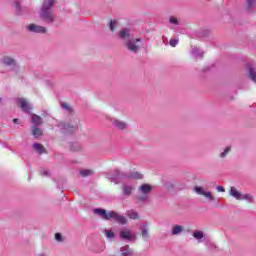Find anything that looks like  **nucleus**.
I'll use <instances>...</instances> for the list:
<instances>
[{
  "label": "nucleus",
  "mask_w": 256,
  "mask_h": 256,
  "mask_svg": "<svg viewBox=\"0 0 256 256\" xmlns=\"http://www.w3.org/2000/svg\"><path fill=\"white\" fill-rule=\"evenodd\" d=\"M95 215H99L102 219L109 221L114 219L117 223H121V225H127V218L123 215H119V213L115 211H105V209L97 208L94 210Z\"/></svg>",
  "instance_id": "nucleus-1"
},
{
  "label": "nucleus",
  "mask_w": 256,
  "mask_h": 256,
  "mask_svg": "<svg viewBox=\"0 0 256 256\" xmlns=\"http://www.w3.org/2000/svg\"><path fill=\"white\" fill-rule=\"evenodd\" d=\"M55 4V0H44L41 11L40 17L47 23H51L53 21V13L51 12V8Z\"/></svg>",
  "instance_id": "nucleus-2"
},
{
  "label": "nucleus",
  "mask_w": 256,
  "mask_h": 256,
  "mask_svg": "<svg viewBox=\"0 0 256 256\" xmlns=\"http://www.w3.org/2000/svg\"><path fill=\"white\" fill-rule=\"evenodd\" d=\"M153 191V185L144 183L138 187V200L139 201H149V195Z\"/></svg>",
  "instance_id": "nucleus-3"
},
{
  "label": "nucleus",
  "mask_w": 256,
  "mask_h": 256,
  "mask_svg": "<svg viewBox=\"0 0 256 256\" xmlns=\"http://www.w3.org/2000/svg\"><path fill=\"white\" fill-rule=\"evenodd\" d=\"M229 195L236 199V201H253V196L250 194H243L235 187H230Z\"/></svg>",
  "instance_id": "nucleus-4"
},
{
  "label": "nucleus",
  "mask_w": 256,
  "mask_h": 256,
  "mask_svg": "<svg viewBox=\"0 0 256 256\" xmlns=\"http://www.w3.org/2000/svg\"><path fill=\"white\" fill-rule=\"evenodd\" d=\"M65 133H75L79 131V118L77 116H71L69 122L64 126Z\"/></svg>",
  "instance_id": "nucleus-5"
},
{
  "label": "nucleus",
  "mask_w": 256,
  "mask_h": 256,
  "mask_svg": "<svg viewBox=\"0 0 256 256\" xmlns=\"http://www.w3.org/2000/svg\"><path fill=\"white\" fill-rule=\"evenodd\" d=\"M128 51H131L132 53H137V51H139V49H141V45H142V40L141 38H134L132 37L130 40H128L125 43Z\"/></svg>",
  "instance_id": "nucleus-6"
},
{
  "label": "nucleus",
  "mask_w": 256,
  "mask_h": 256,
  "mask_svg": "<svg viewBox=\"0 0 256 256\" xmlns=\"http://www.w3.org/2000/svg\"><path fill=\"white\" fill-rule=\"evenodd\" d=\"M16 105L17 107H20L24 113H31L33 110V105L26 98H17Z\"/></svg>",
  "instance_id": "nucleus-7"
},
{
  "label": "nucleus",
  "mask_w": 256,
  "mask_h": 256,
  "mask_svg": "<svg viewBox=\"0 0 256 256\" xmlns=\"http://www.w3.org/2000/svg\"><path fill=\"white\" fill-rule=\"evenodd\" d=\"M120 239H123V241H135L137 239V233L129 228H123L120 230Z\"/></svg>",
  "instance_id": "nucleus-8"
},
{
  "label": "nucleus",
  "mask_w": 256,
  "mask_h": 256,
  "mask_svg": "<svg viewBox=\"0 0 256 256\" xmlns=\"http://www.w3.org/2000/svg\"><path fill=\"white\" fill-rule=\"evenodd\" d=\"M194 193H196L197 195H202V197H205V199H207V201H213V193H211V191H207L205 190L204 187L201 186H196L193 188Z\"/></svg>",
  "instance_id": "nucleus-9"
},
{
  "label": "nucleus",
  "mask_w": 256,
  "mask_h": 256,
  "mask_svg": "<svg viewBox=\"0 0 256 256\" xmlns=\"http://www.w3.org/2000/svg\"><path fill=\"white\" fill-rule=\"evenodd\" d=\"M118 39H120V41H124V43L126 44L127 41H130V39L133 37V33H131V29L129 28H122L118 34H117Z\"/></svg>",
  "instance_id": "nucleus-10"
},
{
  "label": "nucleus",
  "mask_w": 256,
  "mask_h": 256,
  "mask_svg": "<svg viewBox=\"0 0 256 256\" xmlns=\"http://www.w3.org/2000/svg\"><path fill=\"white\" fill-rule=\"evenodd\" d=\"M26 29L30 33H47V29L45 27L37 24H27Z\"/></svg>",
  "instance_id": "nucleus-11"
},
{
  "label": "nucleus",
  "mask_w": 256,
  "mask_h": 256,
  "mask_svg": "<svg viewBox=\"0 0 256 256\" xmlns=\"http://www.w3.org/2000/svg\"><path fill=\"white\" fill-rule=\"evenodd\" d=\"M246 71L249 79L256 83V65L251 63L246 64Z\"/></svg>",
  "instance_id": "nucleus-12"
},
{
  "label": "nucleus",
  "mask_w": 256,
  "mask_h": 256,
  "mask_svg": "<svg viewBox=\"0 0 256 256\" xmlns=\"http://www.w3.org/2000/svg\"><path fill=\"white\" fill-rule=\"evenodd\" d=\"M111 123H112L113 127L118 129L119 131H125V129H127V127H128L127 122H125L123 120H119L117 118H113L111 120Z\"/></svg>",
  "instance_id": "nucleus-13"
},
{
  "label": "nucleus",
  "mask_w": 256,
  "mask_h": 256,
  "mask_svg": "<svg viewBox=\"0 0 256 256\" xmlns=\"http://www.w3.org/2000/svg\"><path fill=\"white\" fill-rule=\"evenodd\" d=\"M140 231H141L142 239H144L145 241H147V239H149V237H151L149 235V226H147V224L141 225Z\"/></svg>",
  "instance_id": "nucleus-14"
},
{
  "label": "nucleus",
  "mask_w": 256,
  "mask_h": 256,
  "mask_svg": "<svg viewBox=\"0 0 256 256\" xmlns=\"http://www.w3.org/2000/svg\"><path fill=\"white\" fill-rule=\"evenodd\" d=\"M185 231V227L181 225H174L171 230L172 235H181Z\"/></svg>",
  "instance_id": "nucleus-15"
},
{
  "label": "nucleus",
  "mask_w": 256,
  "mask_h": 256,
  "mask_svg": "<svg viewBox=\"0 0 256 256\" xmlns=\"http://www.w3.org/2000/svg\"><path fill=\"white\" fill-rule=\"evenodd\" d=\"M120 255L121 256H133V250L129 248V246H123L120 248Z\"/></svg>",
  "instance_id": "nucleus-16"
},
{
  "label": "nucleus",
  "mask_w": 256,
  "mask_h": 256,
  "mask_svg": "<svg viewBox=\"0 0 256 256\" xmlns=\"http://www.w3.org/2000/svg\"><path fill=\"white\" fill-rule=\"evenodd\" d=\"M31 121L33 125H36V126L43 125V119L37 114H32Z\"/></svg>",
  "instance_id": "nucleus-17"
},
{
  "label": "nucleus",
  "mask_w": 256,
  "mask_h": 256,
  "mask_svg": "<svg viewBox=\"0 0 256 256\" xmlns=\"http://www.w3.org/2000/svg\"><path fill=\"white\" fill-rule=\"evenodd\" d=\"M135 189V187H133V185L130 184H126L123 186V195H126L127 197H129V195H131L133 193V190Z\"/></svg>",
  "instance_id": "nucleus-18"
},
{
  "label": "nucleus",
  "mask_w": 256,
  "mask_h": 256,
  "mask_svg": "<svg viewBox=\"0 0 256 256\" xmlns=\"http://www.w3.org/2000/svg\"><path fill=\"white\" fill-rule=\"evenodd\" d=\"M126 215L129 219H132L134 221H137L138 219H140L139 213H137L135 210H128L126 212Z\"/></svg>",
  "instance_id": "nucleus-19"
},
{
  "label": "nucleus",
  "mask_w": 256,
  "mask_h": 256,
  "mask_svg": "<svg viewBox=\"0 0 256 256\" xmlns=\"http://www.w3.org/2000/svg\"><path fill=\"white\" fill-rule=\"evenodd\" d=\"M3 65H7L8 67H13L15 66V59L9 57V56H5L2 60Z\"/></svg>",
  "instance_id": "nucleus-20"
},
{
  "label": "nucleus",
  "mask_w": 256,
  "mask_h": 256,
  "mask_svg": "<svg viewBox=\"0 0 256 256\" xmlns=\"http://www.w3.org/2000/svg\"><path fill=\"white\" fill-rule=\"evenodd\" d=\"M32 135L35 139H39L41 135H43V130L41 128H37V126L32 127Z\"/></svg>",
  "instance_id": "nucleus-21"
},
{
  "label": "nucleus",
  "mask_w": 256,
  "mask_h": 256,
  "mask_svg": "<svg viewBox=\"0 0 256 256\" xmlns=\"http://www.w3.org/2000/svg\"><path fill=\"white\" fill-rule=\"evenodd\" d=\"M193 237L196 239L199 243H201V239L205 237V233L201 230H196L193 232Z\"/></svg>",
  "instance_id": "nucleus-22"
},
{
  "label": "nucleus",
  "mask_w": 256,
  "mask_h": 256,
  "mask_svg": "<svg viewBox=\"0 0 256 256\" xmlns=\"http://www.w3.org/2000/svg\"><path fill=\"white\" fill-rule=\"evenodd\" d=\"M33 149H34V151H36V153H40V155L45 153V147H43L39 143H34L33 144Z\"/></svg>",
  "instance_id": "nucleus-23"
},
{
  "label": "nucleus",
  "mask_w": 256,
  "mask_h": 256,
  "mask_svg": "<svg viewBox=\"0 0 256 256\" xmlns=\"http://www.w3.org/2000/svg\"><path fill=\"white\" fill-rule=\"evenodd\" d=\"M109 27H110V30H111L112 32L117 31V29L119 28V21H117V20H111L110 23H109Z\"/></svg>",
  "instance_id": "nucleus-24"
},
{
  "label": "nucleus",
  "mask_w": 256,
  "mask_h": 256,
  "mask_svg": "<svg viewBox=\"0 0 256 256\" xmlns=\"http://www.w3.org/2000/svg\"><path fill=\"white\" fill-rule=\"evenodd\" d=\"M105 237L108 238L109 240L115 239V231L113 229H106L104 230Z\"/></svg>",
  "instance_id": "nucleus-25"
},
{
  "label": "nucleus",
  "mask_w": 256,
  "mask_h": 256,
  "mask_svg": "<svg viewBox=\"0 0 256 256\" xmlns=\"http://www.w3.org/2000/svg\"><path fill=\"white\" fill-rule=\"evenodd\" d=\"M229 153H231V146H227V147L224 148V150L220 153L221 159H225V157H227V155H229Z\"/></svg>",
  "instance_id": "nucleus-26"
},
{
  "label": "nucleus",
  "mask_w": 256,
  "mask_h": 256,
  "mask_svg": "<svg viewBox=\"0 0 256 256\" xmlns=\"http://www.w3.org/2000/svg\"><path fill=\"white\" fill-rule=\"evenodd\" d=\"M92 174H93V170L86 169V170L80 171L81 177H89Z\"/></svg>",
  "instance_id": "nucleus-27"
},
{
  "label": "nucleus",
  "mask_w": 256,
  "mask_h": 256,
  "mask_svg": "<svg viewBox=\"0 0 256 256\" xmlns=\"http://www.w3.org/2000/svg\"><path fill=\"white\" fill-rule=\"evenodd\" d=\"M192 55H193L196 59H198V57H201L202 53H201V51H200L199 49L194 48V49L192 50Z\"/></svg>",
  "instance_id": "nucleus-28"
},
{
  "label": "nucleus",
  "mask_w": 256,
  "mask_h": 256,
  "mask_svg": "<svg viewBox=\"0 0 256 256\" xmlns=\"http://www.w3.org/2000/svg\"><path fill=\"white\" fill-rule=\"evenodd\" d=\"M131 177L132 179H141L143 177V174L139 172H132Z\"/></svg>",
  "instance_id": "nucleus-29"
},
{
  "label": "nucleus",
  "mask_w": 256,
  "mask_h": 256,
  "mask_svg": "<svg viewBox=\"0 0 256 256\" xmlns=\"http://www.w3.org/2000/svg\"><path fill=\"white\" fill-rule=\"evenodd\" d=\"M171 25H179V19L175 18V17H170L169 19Z\"/></svg>",
  "instance_id": "nucleus-30"
},
{
  "label": "nucleus",
  "mask_w": 256,
  "mask_h": 256,
  "mask_svg": "<svg viewBox=\"0 0 256 256\" xmlns=\"http://www.w3.org/2000/svg\"><path fill=\"white\" fill-rule=\"evenodd\" d=\"M55 240H56L58 243L63 242V236L61 235V233H56V234H55Z\"/></svg>",
  "instance_id": "nucleus-31"
},
{
  "label": "nucleus",
  "mask_w": 256,
  "mask_h": 256,
  "mask_svg": "<svg viewBox=\"0 0 256 256\" xmlns=\"http://www.w3.org/2000/svg\"><path fill=\"white\" fill-rule=\"evenodd\" d=\"M169 43H170L171 47H177V45H179V40L171 39Z\"/></svg>",
  "instance_id": "nucleus-32"
},
{
  "label": "nucleus",
  "mask_w": 256,
  "mask_h": 256,
  "mask_svg": "<svg viewBox=\"0 0 256 256\" xmlns=\"http://www.w3.org/2000/svg\"><path fill=\"white\" fill-rule=\"evenodd\" d=\"M62 105V107H63V109L65 110V111H72V108H71V106L68 104V103H62L61 104Z\"/></svg>",
  "instance_id": "nucleus-33"
},
{
  "label": "nucleus",
  "mask_w": 256,
  "mask_h": 256,
  "mask_svg": "<svg viewBox=\"0 0 256 256\" xmlns=\"http://www.w3.org/2000/svg\"><path fill=\"white\" fill-rule=\"evenodd\" d=\"M248 9H251L255 5V0H247Z\"/></svg>",
  "instance_id": "nucleus-34"
},
{
  "label": "nucleus",
  "mask_w": 256,
  "mask_h": 256,
  "mask_svg": "<svg viewBox=\"0 0 256 256\" xmlns=\"http://www.w3.org/2000/svg\"><path fill=\"white\" fill-rule=\"evenodd\" d=\"M216 191H218V193H225V188L223 186H217Z\"/></svg>",
  "instance_id": "nucleus-35"
},
{
  "label": "nucleus",
  "mask_w": 256,
  "mask_h": 256,
  "mask_svg": "<svg viewBox=\"0 0 256 256\" xmlns=\"http://www.w3.org/2000/svg\"><path fill=\"white\" fill-rule=\"evenodd\" d=\"M38 256H49L47 253H40Z\"/></svg>",
  "instance_id": "nucleus-36"
},
{
  "label": "nucleus",
  "mask_w": 256,
  "mask_h": 256,
  "mask_svg": "<svg viewBox=\"0 0 256 256\" xmlns=\"http://www.w3.org/2000/svg\"><path fill=\"white\" fill-rule=\"evenodd\" d=\"M13 123H19V119L17 118L13 119Z\"/></svg>",
  "instance_id": "nucleus-37"
},
{
  "label": "nucleus",
  "mask_w": 256,
  "mask_h": 256,
  "mask_svg": "<svg viewBox=\"0 0 256 256\" xmlns=\"http://www.w3.org/2000/svg\"><path fill=\"white\" fill-rule=\"evenodd\" d=\"M42 175H49V172L48 171H44V172H42Z\"/></svg>",
  "instance_id": "nucleus-38"
},
{
  "label": "nucleus",
  "mask_w": 256,
  "mask_h": 256,
  "mask_svg": "<svg viewBox=\"0 0 256 256\" xmlns=\"http://www.w3.org/2000/svg\"><path fill=\"white\" fill-rule=\"evenodd\" d=\"M16 7H19V3H16Z\"/></svg>",
  "instance_id": "nucleus-39"
},
{
  "label": "nucleus",
  "mask_w": 256,
  "mask_h": 256,
  "mask_svg": "<svg viewBox=\"0 0 256 256\" xmlns=\"http://www.w3.org/2000/svg\"><path fill=\"white\" fill-rule=\"evenodd\" d=\"M108 179H113V178H111V177H108Z\"/></svg>",
  "instance_id": "nucleus-40"
},
{
  "label": "nucleus",
  "mask_w": 256,
  "mask_h": 256,
  "mask_svg": "<svg viewBox=\"0 0 256 256\" xmlns=\"http://www.w3.org/2000/svg\"><path fill=\"white\" fill-rule=\"evenodd\" d=\"M2 99L0 98V103H1Z\"/></svg>",
  "instance_id": "nucleus-41"
}]
</instances>
